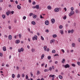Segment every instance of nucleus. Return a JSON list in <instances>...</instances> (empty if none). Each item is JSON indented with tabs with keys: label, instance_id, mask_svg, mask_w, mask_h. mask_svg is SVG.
<instances>
[{
	"label": "nucleus",
	"instance_id": "obj_9",
	"mask_svg": "<svg viewBox=\"0 0 80 80\" xmlns=\"http://www.w3.org/2000/svg\"><path fill=\"white\" fill-rule=\"evenodd\" d=\"M48 9V10H51L52 9V7L50 6H48L47 7Z\"/></svg>",
	"mask_w": 80,
	"mask_h": 80
},
{
	"label": "nucleus",
	"instance_id": "obj_28",
	"mask_svg": "<svg viewBox=\"0 0 80 80\" xmlns=\"http://www.w3.org/2000/svg\"><path fill=\"white\" fill-rule=\"evenodd\" d=\"M31 51L32 52H35V49H33V48L32 49Z\"/></svg>",
	"mask_w": 80,
	"mask_h": 80
},
{
	"label": "nucleus",
	"instance_id": "obj_52",
	"mask_svg": "<svg viewBox=\"0 0 80 80\" xmlns=\"http://www.w3.org/2000/svg\"><path fill=\"white\" fill-rule=\"evenodd\" d=\"M71 33H73V30H72L71 31Z\"/></svg>",
	"mask_w": 80,
	"mask_h": 80
},
{
	"label": "nucleus",
	"instance_id": "obj_3",
	"mask_svg": "<svg viewBox=\"0 0 80 80\" xmlns=\"http://www.w3.org/2000/svg\"><path fill=\"white\" fill-rule=\"evenodd\" d=\"M37 36L35 35L34 37H33L32 38V39L33 40H35V39L37 40Z\"/></svg>",
	"mask_w": 80,
	"mask_h": 80
},
{
	"label": "nucleus",
	"instance_id": "obj_43",
	"mask_svg": "<svg viewBox=\"0 0 80 80\" xmlns=\"http://www.w3.org/2000/svg\"><path fill=\"white\" fill-rule=\"evenodd\" d=\"M0 56L1 57H2V56H3V54H2V52L0 53Z\"/></svg>",
	"mask_w": 80,
	"mask_h": 80
},
{
	"label": "nucleus",
	"instance_id": "obj_4",
	"mask_svg": "<svg viewBox=\"0 0 80 80\" xmlns=\"http://www.w3.org/2000/svg\"><path fill=\"white\" fill-rule=\"evenodd\" d=\"M59 10L60 9L58 8H56L54 9V11L55 12H59Z\"/></svg>",
	"mask_w": 80,
	"mask_h": 80
},
{
	"label": "nucleus",
	"instance_id": "obj_40",
	"mask_svg": "<svg viewBox=\"0 0 80 80\" xmlns=\"http://www.w3.org/2000/svg\"><path fill=\"white\" fill-rule=\"evenodd\" d=\"M41 38L42 40H44V38H43V37L42 36H41Z\"/></svg>",
	"mask_w": 80,
	"mask_h": 80
},
{
	"label": "nucleus",
	"instance_id": "obj_1",
	"mask_svg": "<svg viewBox=\"0 0 80 80\" xmlns=\"http://www.w3.org/2000/svg\"><path fill=\"white\" fill-rule=\"evenodd\" d=\"M18 51L19 53H21V52H23V48H22L20 49H18Z\"/></svg>",
	"mask_w": 80,
	"mask_h": 80
},
{
	"label": "nucleus",
	"instance_id": "obj_61",
	"mask_svg": "<svg viewBox=\"0 0 80 80\" xmlns=\"http://www.w3.org/2000/svg\"><path fill=\"white\" fill-rule=\"evenodd\" d=\"M16 69L17 70H18V69H19V68L18 67H16Z\"/></svg>",
	"mask_w": 80,
	"mask_h": 80
},
{
	"label": "nucleus",
	"instance_id": "obj_27",
	"mask_svg": "<svg viewBox=\"0 0 80 80\" xmlns=\"http://www.w3.org/2000/svg\"><path fill=\"white\" fill-rule=\"evenodd\" d=\"M54 40H51L50 41V43H52L53 42H54Z\"/></svg>",
	"mask_w": 80,
	"mask_h": 80
},
{
	"label": "nucleus",
	"instance_id": "obj_45",
	"mask_svg": "<svg viewBox=\"0 0 80 80\" xmlns=\"http://www.w3.org/2000/svg\"><path fill=\"white\" fill-rule=\"evenodd\" d=\"M26 79H28V76L27 75H26Z\"/></svg>",
	"mask_w": 80,
	"mask_h": 80
},
{
	"label": "nucleus",
	"instance_id": "obj_46",
	"mask_svg": "<svg viewBox=\"0 0 80 80\" xmlns=\"http://www.w3.org/2000/svg\"><path fill=\"white\" fill-rule=\"evenodd\" d=\"M40 18H44L41 15H40Z\"/></svg>",
	"mask_w": 80,
	"mask_h": 80
},
{
	"label": "nucleus",
	"instance_id": "obj_53",
	"mask_svg": "<svg viewBox=\"0 0 80 80\" xmlns=\"http://www.w3.org/2000/svg\"><path fill=\"white\" fill-rule=\"evenodd\" d=\"M26 17L25 16H24L23 17V20H25V19H26Z\"/></svg>",
	"mask_w": 80,
	"mask_h": 80
},
{
	"label": "nucleus",
	"instance_id": "obj_17",
	"mask_svg": "<svg viewBox=\"0 0 80 80\" xmlns=\"http://www.w3.org/2000/svg\"><path fill=\"white\" fill-rule=\"evenodd\" d=\"M44 57H45V55H44V54H43L41 55V60H42L43 58H44Z\"/></svg>",
	"mask_w": 80,
	"mask_h": 80
},
{
	"label": "nucleus",
	"instance_id": "obj_41",
	"mask_svg": "<svg viewBox=\"0 0 80 80\" xmlns=\"http://www.w3.org/2000/svg\"><path fill=\"white\" fill-rule=\"evenodd\" d=\"M77 64H78V65H79V66H80V62H77Z\"/></svg>",
	"mask_w": 80,
	"mask_h": 80
},
{
	"label": "nucleus",
	"instance_id": "obj_37",
	"mask_svg": "<svg viewBox=\"0 0 80 80\" xmlns=\"http://www.w3.org/2000/svg\"><path fill=\"white\" fill-rule=\"evenodd\" d=\"M18 36L19 38H21V37H22V34H19Z\"/></svg>",
	"mask_w": 80,
	"mask_h": 80
},
{
	"label": "nucleus",
	"instance_id": "obj_54",
	"mask_svg": "<svg viewBox=\"0 0 80 80\" xmlns=\"http://www.w3.org/2000/svg\"><path fill=\"white\" fill-rule=\"evenodd\" d=\"M8 13H9V14L11 13V12L10 11H8Z\"/></svg>",
	"mask_w": 80,
	"mask_h": 80
},
{
	"label": "nucleus",
	"instance_id": "obj_35",
	"mask_svg": "<svg viewBox=\"0 0 80 80\" xmlns=\"http://www.w3.org/2000/svg\"><path fill=\"white\" fill-rule=\"evenodd\" d=\"M63 19L64 20H66V19H67V17L66 16H64V17L63 18Z\"/></svg>",
	"mask_w": 80,
	"mask_h": 80
},
{
	"label": "nucleus",
	"instance_id": "obj_47",
	"mask_svg": "<svg viewBox=\"0 0 80 80\" xmlns=\"http://www.w3.org/2000/svg\"><path fill=\"white\" fill-rule=\"evenodd\" d=\"M6 15H7L8 16V15H9V14L8 12H6Z\"/></svg>",
	"mask_w": 80,
	"mask_h": 80
},
{
	"label": "nucleus",
	"instance_id": "obj_60",
	"mask_svg": "<svg viewBox=\"0 0 80 80\" xmlns=\"http://www.w3.org/2000/svg\"><path fill=\"white\" fill-rule=\"evenodd\" d=\"M28 32H30V28H28Z\"/></svg>",
	"mask_w": 80,
	"mask_h": 80
},
{
	"label": "nucleus",
	"instance_id": "obj_32",
	"mask_svg": "<svg viewBox=\"0 0 80 80\" xmlns=\"http://www.w3.org/2000/svg\"><path fill=\"white\" fill-rule=\"evenodd\" d=\"M12 77L13 78H15V74H13L12 75Z\"/></svg>",
	"mask_w": 80,
	"mask_h": 80
},
{
	"label": "nucleus",
	"instance_id": "obj_39",
	"mask_svg": "<svg viewBox=\"0 0 80 80\" xmlns=\"http://www.w3.org/2000/svg\"><path fill=\"white\" fill-rule=\"evenodd\" d=\"M20 75L19 74L17 75V78H20Z\"/></svg>",
	"mask_w": 80,
	"mask_h": 80
},
{
	"label": "nucleus",
	"instance_id": "obj_55",
	"mask_svg": "<svg viewBox=\"0 0 80 80\" xmlns=\"http://www.w3.org/2000/svg\"><path fill=\"white\" fill-rule=\"evenodd\" d=\"M35 3H35V2H32V5H35Z\"/></svg>",
	"mask_w": 80,
	"mask_h": 80
},
{
	"label": "nucleus",
	"instance_id": "obj_21",
	"mask_svg": "<svg viewBox=\"0 0 80 80\" xmlns=\"http://www.w3.org/2000/svg\"><path fill=\"white\" fill-rule=\"evenodd\" d=\"M47 46H45L44 47V49L45 51H47Z\"/></svg>",
	"mask_w": 80,
	"mask_h": 80
},
{
	"label": "nucleus",
	"instance_id": "obj_14",
	"mask_svg": "<svg viewBox=\"0 0 80 80\" xmlns=\"http://www.w3.org/2000/svg\"><path fill=\"white\" fill-rule=\"evenodd\" d=\"M12 35H10L8 36V39L9 40H12Z\"/></svg>",
	"mask_w": 80,
	"mask_h": 80
},
{
	"label": "nucleus",
	"instance_id": "obj_29",
	"mask_svg": "<svg viewBox=\"0 0 80 80\" xmlns=\"http://www.w3.org/2000/svg\"><path fill=\"white\" fill-rule=\"evenodd\" d=\"M75 12L76 13H78V12H79V11L78 10L76 9L75 11Z\"/></svg>",
	"mask_w": 80,
	"mask_h": 80
},
{
	"label": "nucleus",
	"instance_id": "obj_42",
	"mask_svg": "<svg viewBox=\"0 0 80 80\" xmlns=\"http://www.w3.org/2000/svg\"><path fill=\"white\" fill-rule=\"evenodd\" d=\"M30 73H31V77H33V74L32 73V72H31Z\"/></svg>",
	"mask_w": 80,
	"mask_h": 80
},
{
	"label": "nucleus",
	"instance_id": "obj_15",
	"mask_svg": "<svg viewBox=\"0 0 80 80\" xmlns=\"http://www.w3.org/2000/svg\"><path fill=\"white\" fill-rule=\"evenodd\" d=\"M60 33L61 35L63 34V31L62 30H60Z\"/></svg>",
	"mask_w": 80,
	"mask_h": 80
},
{
	"label": "nucleus",
	"instance_id": "obj_38",
	"mask_svg": "<svg viewBox=\"0 0 80 80\" xmlns=\"http://www.w3.org/2000/svg\"><path fill=\"white\" fill-rule=\"evenodd\" d=\"M62 28H63V26H62V25H60L59 26V28H60V29H62Z\"/></svg>",
	"mask_w": 80,
	"mask_h": 80
},
{
	"label": "nucleus",
	"instance_id": "obj_20",
	"mask_svg": "<svg viewBox=\"0 0 80 80\" xmlns=\"http://www.w3.org/2000/svg\"><path fill=\"white\" fill-rule=\"evenodd\" d=\"M39 74H40V72L39 70H38L37 71V75H38Z\"/></svg>",
	"mask_w": 80,
	"mask_h": 80
},
{
	"label": "nucleus",
	"instance_id": "obj_13",
	"mask_svg": "<svg viewBox=\"0 0 80 80\" xmlns=\"http://www.w3.org/2000/svg\"><path fill=\"white\" fill-rule=\"evenodd\" d=\"M3 50V51H6L7 50V49H6V47L4 46L2 48Z\"/></svg>",
	"mask_w": 80,
	"mask_h": 80
},
{
	"label": "nucleus",
	"instance_id": "obj_7",
	"mask_svg": "<svg viewBox=\"0 0 80 80\" xmlns=\"http://www.w3.org/2000/svg\"><path fill=\"white\" fill-rule=\"evenodd\" d=\"M55 19H54V18H52L51 19L52 23V24H53V23H55Z\"/></svg>",
	"mask_w": 80,
	"mask_h": 80
},
{
	"label": "nucleus",
	"instance_id": "obj_51",
	"mask_svg": "<svg viewBox=\"0 0 80 80\" xmlns=\"http://www.w3.org/2000/svg\"><path fill=\"white\" fill-rule=\"evenodd\" d=\"M52 69H53V70H54V69L55 68V67L54 66H52Z\"/></svg>",
	"mask_w": 80,
	"mask_h": 80
},
{
	"label": "nucleus",
	"instance_id": "obj_26",
	"mask_svg": "<svg viewBox=\"0 0 80 80\" xmlns=\"http://www.w3.org/2000/svg\"><path fill=\"white\" fill-rule=\"evenodd\" d=\"M2 18H3V19L5 18V15L2 14Z\"/></svg>",
	"mask_w": 80,
	"mask_h": 80
},
{
	"label": "nucleus",
	"instance_id": "obj_31",
	"mask_svg": "<svg viewBox=\"0 0 80 80\" xmlns=\"http://www.w3.org/2000/svg\"><path fill=\"white\" fill-rule=\"evenodd\" d=\"M33 13H31L30 14H29V15L30 16V17H32V15H33Z\"/></svg>",
	"mask_w": 80,
	"mask_h": 80
},
{
	"label": "nucleus",
	"instance_id": "obj_33",
	"mask_svg": "<svg viewBox=\"0 0 80 80\" xmlns=\"http://www.w3.org/2000/svg\"><path fill=\"white\" fill-rule=\"evenodd\" d=\"M45 32H47V33H48L49 32V30L48 29H46Z\"/></svg>",
	"mask_w": 80,
	"mask_h": 80
},
{
	"label": "nucleus",
	"instance_id": "obj_5",
	"mask_svg": "<svg viewBox=\"0 0 80 80\" xmlns=\"http://www.w3.org/2000/svg\"><path fill=\"white\" fill-rule=\"evenodd\" d=\"M64 67L65 68H69L70 65H69L68 64H67L64 66Z\"/></svg>",
	"mask_w": 80,
	"mask_h": 80
},
{
	"label": "nucleus",
	"instance_id": "obj_10",
	"mask_svg": "<svg viewBox=\"0 0 80 80\" xmlns=\"http://www.w3.org/2000/svg\"><path fill=\"white\" fill-rule=\"evenodd\" d=\"M32 17L33 18H37V15L33 14L32 15Z\"/></svg>",
	"mask_w": 80,
	"mask_h": 80
},
{
	"label": "nucleus",
	"instance_id": "obj_22",
	"mask_svg": "<svg viewBox=\"0 0 80 80\" xmlns=\"http://www.w3.org/2000/svg\"><path fill=\"white\" fill-rule=\"evenodd\" d=\"M72 47H75V43H72Z\"/></svg>",
	"mask_w": 80,
	"mask_h": 80
},
{
	"label": "nucleus",
	"instance_id": "obj_2",
	"mask_svg": "<svg viewBox=\"0 0 80 80\" xmlns=\"http://www.w3.org/2000/svg\"><path fill=\"white\" fill-rule=\"evenodd\" d=\"M75 13L74 11H72L69 14V17H71V16L73 15V14Z\"/></svg>",
	"mask_w": 80,
	"mask_h": 80
},
{
	"label": "nucleus",
	"instance_id": "obj_36",
	"mask_svg": "<svg viewBox=\"0 0 80 80\" xmlns=\"http://www.w3.org/2000/svg\"><path fill=\"white\" fill-rule=\"evenodd\" d=\"M48 71H49L48 69H45L44 70V72H48Z\"/></svg>",
	"mask_w": 80,
	"mask_h": 80
},
{
	"label": "nucleus",
	"instance_id": "obj_44",
	"mask_svg": "<svg viewBox=\"0 0 80 80\" xmlns=\"http://www.w3.org/2000/svg\"><path fill=\"white\" fill-rule=\"evenodd\" d=\"M46 50L48 52H49V51H50V49H49V48H47Z\"/></svg>",
	"mask_w": 80,
	"mask_h": 80
},
{
	"label": "nucleus",
	"instance_id": "obj_23",
	"mask_svg": "<svg viewBox=\"0 0 80 80\" xmlns=\"http://www.w3.org/2000/svg\"><path fill=\"white\" fill-rule=\"evenodd\" d=\"M52 37H53V38H56V37H57V36L56 34H54L52 35Z\"/></svg>",
	"mask_w": 80,
	"mask_h": 80
},
{
	"label": "nucleus",
	"instance_id": "obj_62",
	"mask_svg": "<svg viewBox=\"0 0 80 80\" xmlns=\"http://www.w3.org/2000/svg\"><path fill=\"white\" fill-rule=\"evenodd\" d=\"M4 37H5V38H7V37H8L7 35H4Z\"/></svg>",
	"mask_w": 80,
	"mask_h": 80
},
{
	"label": "nucleus",
	"instance_id": "obj_11",
	"mask_svg": "<svg viewBox=\"0 0 80 80\" xmlns=\"http://www.w3.org/2000/svg\"><path fill=\"white\" fill-rule=\"evenodd\" d=\"M15 43H17V44H18V43H20V40H17L16 41Z\"/></svg>",
	"mask_w": 80,
	"mask_h": 80
},
{
	"label": "nucleus",
	"instance_id": "obj_57",
	"mask_svg": "<svg viewBox=\"0 0 80 80\" xmlns=\"http://www.w3.org/2000/svg\"><path fill=\"white\" fill-rule=\"evenodd\" d=\"M15 2L16 4H18V1H16Z\"/></svg>",
	"mask_w": 80,
	"mask_h": 80
},
{
	"label": "nucleus",
	"instance_id": "obj_58",
	"mask_svg": "<svg viewBox=\"0 0 80 80\" xmlns=\"http://www.w3.org/2000/svg\"><path fill=\"white\" fill-rule=\"evenodd\" d=\"M55 63L56 64H57V63H58V61H55Z\"/></svg>",
	"mask_w": 80,
	"mask_h": 80
},
{
	"label": "nucleus",
	"instance_id": "obj_56",
	"mask_svg": "<svg viewBox=\"0 0 80 80\" xmlns=\"http://www.w3.org/2000/svg\"><path fill=\"white\" fill-rule=\"evenodd\" d=\"M64 9L65 10V12H67V8H64Z\"/></svg>",
	"mask_w": 80,
	"mask_h": 80
},
{
	"label": "nucleus",
	"instance_id": "obj_18",
	"mask_svg": "<svg viewBox=\"0 0 80 80\" xmlns=\"http://www.w3.org/2000/svg\"><path fill=\"white\" fill-rule=\"evenodd\" d=\"M65 59L64 58L63 59L62 61V63H65Z\"/></svg>",
	"mask_w": 80,
	"mask_h": 80
},
{
	"label": "nucleus",
	"instance_id": "obj_24",
	"mask_svg": "<svg viewBox=\"0 0 80 80\" xmlns=\"http://www.w3.org/2000/svg\"><path fill=\"white\" fill-rule=\"evenodd\" d=\"M59 78H60V79H62V78H63V77H62V76L59 75Z\"/></svg>",
	"mask_w": 80,
	"mask_h": 80
},
{
	"label": "nucleus",
	"instance_id": "obj_6",
	"mask_svg": "<svg viewBox=\"0 0 80 80\" xmlns=\"http://www.w3.org/2000/svg\"><path fill=\"white\" fill-rule=\"evenodd\" d=\"M45 24L46 25H48L49 24V21L48 20L46 21L45 22Z\"/></svg>",
	"mask_w": 80,
	"mask_h": 80
},
{
	"label": "nucleus",
	"instance_id": "obj_63",
	"mask_svg": "<svg viewBox=\"0 0 80 80\" xmlns=\"http://www.w3.org/2000/svg\"><path fill=\"white\" fill-rule=\"evenodd\" d=\"M13 13H14V11H12L11 12V13L12 14H13Z\"/></svg>",
	"mask_w": 80,
	"mask_h": 80
},
{
	"label": "nucleus",
	"instance_id": "obj_50",
	"mask_svg": "<svg viewBox=\"0 0 80 80\" xmlns=\"http://www.w3.org/2000/svg\"><path fill=\"white\" fill-rule=\"evenodd\" d=\"M61 51H62V52H63V53H65V51L64 50L62 49L61 50Z\"/></svg>",
	"mask_w": 80,
	"mask_h": 80
},
{
	"label": "nucleus",
	"instance_id": "obj_12",
	"mask_svg": "<svg viewBox=\"0 0 80 80\" xmlns=\"http://www.w3.org/2000/svg\"><path fill=\"white\" fill-rule=\"evenodd\" d=\"M35 8H37V9H38H38H39V5H36L35 6Z\"/></svg>",
	"mask_w": 80,
	"mask_h": 80
},
{
	"label": "nucleus",
	"instance_id": "obj_59",
	"mask_svg": "<svg viewBox=\"0 0 80 80\" xmlns=\"http://www.w3.org/2000/svg\"><path fill=\"white\" fill-rule=\"evenodd\" d=\"M49 70H50V71H51V70H52V68L51 67L49 68Z\"/></svg>",
	"mask_w": 80,
	"mask_h": 80
},
{
	"label": "nucleus",
	"instance_id": "obj_19",
	"mask_svg": "<svg viewBox=\"0 0 80 80\" xmlns=\"http://www.w3.org/2000/svg\"><path fill=\"white\" fill-rule=\"evenodd\" d=\"M32 24L33 25H35L36 24V23L34 21H32L31 22Z\"/></svg>",
	"mask_w": 80,
	"mask_h": 80
},
{
	"label": "nucleus",
	"instance_id": "obj_16",
	"mask_svg": "<svg viewBox=\"0 0 80 80\" xmlns=\"http://www.w3.org/2000/svg\"><path fill=\"white\" fill-rule=\"evenodd\" d=\"M17 7L18 8V9L19 10H20V9H21V6H20L18 5L17 6Z\"/></svg>",
	"mask_w": 80,
	"mask_h": 80
},
{
	"label": "nucleus",
	"instance_id": "obj_34",
	"mask_svg": "<svg viewBox=\"0 0 80 80\" xmlns=\"http://www.w3.org/2000/svg\"><path fill=\"white\" fill-rule=\"evenodd\" d=\"M73 10H74V8L73 7H72L71 8V11H73Z\"/></svg>",
	"mask_w": 80,
	"mask_h": 80
},
{
	"label": "nucleus",
	"instance_id": "obj_30",
	"mask_svg": "<svg viewBox=\"0 0 80 80\" xmlns=\"http://www.w3.org/2000/svg\"><path fill=\"white\" fill-rule=\"evenodd\" d=\"M52 53H55V50H52Z\"/></svg>",
	"mask_w": 80,
	"mask_h": 80
},
{
	"label": "nucleus",
	"instance_id": "obj_25",
	"mask_svg": "<svg viewBox=\"0 0 80 80\" xmlns=\"http://www.w3.org/2000/svg\"><path fill=\"white\" fill-rule=\"evenodd\" d=\"M48 60H50L51 59V56H49L48 57Z\"/></svg>",
	"mask_w": 80,
	"mask_h": 80
},
{
	"label": "nucleus",
	"instance_id": "obj_49",
	"mask_svg": "<svg viewBox=\"0 0 80 80\" xmlns=\"http://www.w3.org/2000/svg\"><path fill=\"white\" fill-rule=\"evenodd\" d=\"M72 66L73 67H75V64H72Z\"/></svg>",
	"mask_w": 80,
	"mask_h": 80
},
{
	"label": "nucleus",
	"instance_id": "obj_64",
	"mask_svg": "<svg viewBox=\"0 0 80 80\" xmlns=\"http://www.w3.org/2000/svg\"><path fill=\"white\" fill-rule=\"evenodd\" d=\"M78 40L79 42H80V38H79L78 39Z\"/></svg>",
	"mask_w": 80,
	"mask_h": 80
},
{
	"label": "nucleus",
	"instance_id": "obj_48",
	"mask_svg": "<svg viewBox=\"0 0 80 80\" xmlns=\"http://www.w3.org/2000/svg\"><path fill=\"white\" fill-rule=\"evenodd\" d=\"M22 77H25V75L24 74H22Z\"/></svg>",
	"mask_w": 80,
	"mask_h": 80
},
{
	"label": "nucleus",
	"instance_id": "obj_8",
	"mask_svg": "<svg viewBox=\"0 0 80 80\" xmlns=\"http://www.w3.org/2000/svg\"><path fill=\"white\" fill-rule=\"evenodd\" d=\"M55 75H49V78H50V77H52V78H55Z\"/></svg>",
	"mask_w": 80,
	"mask_h": 80
}]
</instances>
